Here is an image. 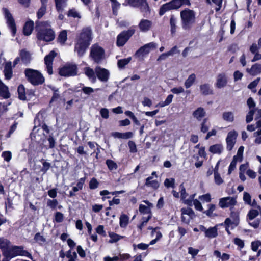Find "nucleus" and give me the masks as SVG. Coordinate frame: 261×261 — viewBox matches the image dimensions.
I'll use <instances>...</instances> for the list:
<instances>
[{
	"label": "nucleus",
	"mask_w": 261,
	"mask_h": 261,
	"mask_svg": "<svg viewBox=\"0 0 261 261\" xmlns=\"http://www.w3.org/2000/svg\"><path fill=\"white\" fill-rule=\"evenodd\" d=\"M92 32L90 27L82 29L76 37L74 45V51L78 57H82L85 54L92 40Z\"/></svg>",
	"instance_id": "nucleus-1"
},
{
	"label": "nucleus",
	"mask_w": 261,
	"mask_h": 261,
	"mask_svg": "<svg viewBox=\"0 0 261 261\" xmlns=\"http://www.w3.org/2000/svg\"><path fill=\"white\" fill-rule=\"evenodd\" d=\"M47 24L46 21H36V37L38 40L50 42L55 39L54 31L51 28H46Z\"/></svg>",
	"instance_id": "nucleus-2"
},
{
	"label": "nucleus",
	"mask_w": 261,
	"mask_h": 261,
	"mask_svg": "<svg viewBox=\"0 0 261 261\" xmlns=\"http://www.w3.org/2000/svg\"><path fill=\"white\" fill-rule=\"evenodd\" d=\"M180 18L182 29L189 31L195 22V13L193 10L186 8L180 12Z\"/></svg>",
	"instance_id": "nucleus-3"
},
{
	"label": "nucleus",
	"mask_w": 261,
	"mask_h": 261,
	"mask_svg": "<svg viewBox=\"0 0 261 261\" xmlns=\"http://www.w3.org/2000/svg\"><path fill=\"white\" fill-rule=\"evenodd\" d=\"M24 74L28 82L34 86L42 85L45 82L44 76L38 70L27 68L24 71Z\"/></svg>",
	"instance_id": "nucleus-4"
},
{
	"label": "nucleus",
	"mask_w": 261,
	"mask_h": 261,
	"mask_svg": "<svg viewBox=\"0 0 261 261\" xmlns=\"http://www.w3.org/2000/svg\"><path fill=\"white\" fill-rule=\"evenodd\" d=\"M89 56L95 63L100 64L105 58V50L98 44H94L91 47Z\"/></svg>",
	"instance_id": "nucleus-5"
},
{
	"label": "nucleus",
	"mask_w": 261,
	"mask_h": 261,
	"mask_svg": "<svg viewBox=\"0 0 261 261\" xmlns=\"http://www.w3.org/2000/svg\"><path fill=\"white\" fill-rule=\"evenodd\" d=\"M18 256H26L32 260L33 259L32 254L27 250H24L23 246H12L7 258L11 259Z\"/></svg>",
	"instance_id": "nucleus-6"
},
{
	"label": "nucleus",
	"mask_w": 261,
	"mask_h": 261,
	"mask_svg": "<svg viewBox=\"0 0 261 261\" xmlns=\"http://www.w3.org/2000/svg\"><path fill=\"white\" fill-rule=\"evenodd\" d=\"M78 68L76 64H66L59 69V74L62 76H74L77 74Z\"/></svg>",
	"instance_id": "nucleus-7"
},
{
	"label": "nucleus",
	"mask_w": 261,
	"mask_h": 261,
	"mask_svg": "<svg viewBox=\"0 0 261 261\" xmlns=\"http://www.w3.org/2000/svg\"><path fill=\"white\" fill-rule=\"evenodd\" d=\"M134 29L130 28L127 30L122 31L117 36L116 45L118 47L124 46L130 37L134 34Z\"/></svg>",
	"instance_id": "nucleus-8"
},
{
	"label": "nucleus",
	"mask_w": 261,
	"mask_h": 261,
	"mask_svg": "<svg viewBox=\"0 0 261 261\" xmlns=\"http://www.w3.org/2000/svg\"><path fill=\"white\" fill-rule=\"evenodd\" d=\"M193 204L196 210L201 212L203 214H205L208 218H212L217 217L218 216L217 214L213 213V212L216 210V206L214 204H208L207 205L208 208L206 211L203 210V208L201 202L198 199H194L193 200Z\"/></svg>",
	"instance_id": "nucleus-9"
},
{
	"label": "nucleus",
	"mask_w": 261,
	"mask_h": 261,
	"mask_svg": "<svg viewBox=\"0 0 261 261\" xmlns=\"http://www.w3.org/2000/svg\"><path fill=\"white\" fill-rule=\"evenodd\" d=\"M5 18L7 19V23L10 30H11L12 36L14 37L16 33V25L12 14L7 8L3 9Z\"/></svg>",
	"instance_id": "nucleus-10"
},
{
	"label": "nucleus",
	"mask_w": 261,
	"mask_h": 261,
	"mask_svg": "<svg viewBox=\"0 0 261 261\" xmlns=\"http://www.w3.org/2000/svg\"><path fill=\"white\" fill-rule=\"evenodd\" d=\"M156 47V44L154 42H150L140 47L135 53L134 56L135 58H143L145 55H148L151 49H154Z\"/></svg>",
	"instance_id": "nucleus-11"
},
{
	"label": "nucleus",
	"mask_w": 261,
	"mask_h": 261,
	"mask_svg": "<svg viewBox=\"0 0 261 261\" xmlns=\"http://www.w3.org/2000/svg\"><path fill=\"white\" fill-rule=\"evenodd\" d=\"M95 72L97 78L101 82H107L109 79V71L103 68L97 66L95 69Z\"/></svg>",
	"instance_id": "nucleus-12"
},
{
	"label": "nucleus",
	"mask_w": 261,
	"mask_h": 261,
	"mask_svg": "<svg viewBox=\"0 0 261 261\" xmlns=\"http://www.w3.org/2000/svg\"><path fill=\"white\" fill-rule=\"evenodd\" d=\"M237 201L233 197H226L220 199L219 205L220 207L224 208L229 206H234L236 204Z\"/></svg>",
	"instance_id": "nucleus-13"
},
{
	"label": "nucleus",
	"mask_w": 261,
	"mask_h": 261,
	"mask_svg": "<svg viewBox=\"0 0 261 261\" xmlns=\"http://www.w3.org/2000/svg\"><path fill=\"white\" fill-rule=\"evenodd\" d=\"M10 244L11 242L9 240L3 237L0 238V249L2 251L3 255L6 257L9 255Z\"/></svg>",
	"instance_id": "nucleus-14"
},
{
	"label": "nucleus",
	"mask_w": 261,
	"mask_h": 261,
	"mask_svg": "<svg viewBox=\"0 0 261 261\" xmlns=\"http://www.w3.org/2000/svg\"><path fill=\"white\" fill-rule=\"evenodd\" d=\"M227 79L225 73H220L218 75L216 83V87L217 88H222L226 86Z\"/></svg>",
	"instance_id": "nucleus-15"
},
{
	"label": "nucleus",
	"mask_w": 261,
	"mask_h": 261,
	"mask_svg": "<svg viewBox=\"0 0 261 261\" xmlns=\"http://www.w3.org/2000/svg\"><path fill=\"white\" fill-rule=\"evenodd\" d=\"M4 73L6 80H10L13 76V70L11 61L7 62L4 66Z\"/></svg>",
	"instance_id": "nucleus-16"
},
{
	"label": "nucleus",
	"mask_w": 261,
	"mask_h": 261,
	"mask_svg": "<svg viewBox=\"0 0 261 261\" xmlns=\"http://www.w3.org/2000/svg\"><path fill=\"white\" fill-rule=\"evenodd\" d=\"M152 24V23L151 21L142 19L140 21L138 27L141 32H146L150 29Z\"/></svg>",
	"instance_id": "nucleus-17"
},
{
	"label": "nucleus",
	"mask_w": 261,
	"mask_h": 261,
	"mask_svg": "<svg viewBox=\"0 0 261 261\" xmlns=\"http://www.w3.org/2000/svg\"><path fill=\"white\" fill-rule=\"evenodd\" d=\"M0 97L5 99L11 97L9 88L4 83L0 84Z\"/></svg>",
	"instance_id": "nucleus-18"
},
{
	"label": "nucleus",
	"mask_w": 261,
	"mask_h": 261,
	"mask_svg": "<svg viewBox=\"0 0 261 261\" xmlns=\"http://www.w3.org/2000/svg\"><path fill=\"white\" fill-rule=\"evenodd\" d=\"M34 28V23L32 20L27 21L23 27V33L25 36H29L31 34Z\"/></svg>",
	"instance_id": "nucleus-19"
},
{
	"label": "nucleus",
	"mask_w": 261,
	"mask_h": 261,
	"mask_svg": "<svg viewBox=\"0 0 261 261\" xmlns=\"http://www.w3.org/2000/svg\"><path fill=\"white\" fill-rule=\"evenodd\" d=\"M112 136L114 138L128 139L133 138L134 134L132 132H127L125 133H120L118 132L112 133Z\"/></svg>",
	"instance_id": "nucleus-20"
},
{
	"label": "nucleus",
	"mask_w": 261,
	"mask_h": 261,
	"mask_svg": "<svg viewBox=\"0 0 261 261\" xmlns=\"http://www.w3.org/2000/svg\"><path fill=\"white\" fill-rule=\"evenodd\" d=\"M199 89L201 93L204 96L213 94V90L211 88L210 85L205 83L200 85Z\"/></svg>",
	"instance_id": "nucleus-21"
},
{
	"label": "nucleus",
	"mask_w": 261,
	"mask_h": 261,
	"mask_svg": "<svg viewBox=\"0 0 261 261\" xmlns=\"http://www.w3.org/2000/svg\"><path fill=\"white\" fill-rule=\"evenodd\" d=\"M19 55L22 62L24 64H28L30 63L31 60V54L28 51H27L25 49H22L20 51Z\"/></svg>",
	"instance_id": "nucleus-22"
},
{
	"label": "nucleus",
	"mask_w": 261,
	"mask_h": 261,
	"mask_svg": "<svg viewBox=\"0 0 261 261\" xmlns=\"http://www.w3.org/2000/svg\"><path fill=\"white\" fill-rule=\"evenodd\" d=\"M18 98L22 101L27 100L25 88L23 84H20L17 88Z\"/></svg>",
	"instance_id": "nucleus-23"
},
{
	"label": "nucleus",
	"mask_w": 261,
	"mask_h": 261,
	"mask_svg": "<svg viewBox=\"0 0 261 261\" xmlns=\"http://www.w3.org/2000/svg\"><path fill=\"white\" fill-rule=\"evenodd\" d=\"M247 71L252 76L256 75L261 72V64L256 63L250 69H247Z\"/></svg>",
	"instance_id": "nucleus-24"
},
{
	"label": "nucleus",
	"mask_w": 261,
	"mask_h": 261,
	"mask_svg": "<svg viewBox=\"0 0 261 261\" xmlns=\"http://www.w3.org/2000/svg\"><path fill=\"white\" fill-rule=\"evenodd\" d=\"M56 9L58 12L62 13L67 5V0H54Z\"/></svg>",
	"instance_id": "nucleus-25"
},
{
	"label": "nucleus",
	"mask_w": 261,
	"mask_h": 261,
	"mask_svg": "<svg viewBox=\"0 0 261 261\" xmlns=\"http://www.w3.org/2000/svg\"><path fill=\"white\" fill-rule=\"evenodd\" d=\"M205 112L202 107H199L193 112V116L198 121L201 120L205 115Z\"/></svg>",
	"instance_id": "nucleus-26"
},
{
	"label": "nucleus",
	"mask_w": 261,
	"mask_h": 261,
	"mask_svg": "<svg viewBox=\"0 0 261 261\" xmlns=\"http://www.w3.org/2000/svg\"><path fill=\"white\" fill-rule=\"evenodd\" d=\"M152 176H149L145 179V185L147 187H151L154 190H156L160 186V184L157 180L152 179Z\"/></svg>",
	"instance_id": "nucleus-27"
},
{
	"label": "nucleus",
	"mask_w": 261,
	"mask_h": 261,
	"mask_svg": "<svg viewBox=\"0 0 261 261\" xmlns=\"http://www.w3.org/2000/svg\"><path fill=\"white\" fill-rule=\"evenodd\" d=\"M223 146L221 144H216L209 147V151L213 154H221L223 151Z\"/></svg>",
	"instance_id": "nucleus-28"
},
{
	"label": "nucleus",
	"mask_w": 261,
	"mask_h": 261,
	"mask_svg": "<svg viewBox=\"0 0 261 261\" xmlns=\"http://www.w3.org/2000/svg\"><path fill=\"white\" fill-rule=\"evenodd\" d=\"M173 10L170 2L166 3L162 5L159 9V14L160 16H163L165 13L170 10Z\"/></svg>",
	"instance_id": "nucleus-29"
},
{
	"label": "nucleus",
	"mask_w": 261,
	"mask_h": 261,
	"mask_svg": "<svg viewBox=\"0 0 261 261\" xmlns=\"http://www.w3.org/2000/svg\"><path fill=\"white\" fill-rule=\"evenodd\" d=\"M129 217L124 214H122L119 218V225L121 228H126L129 223Z\"/></svg>",
	"instance_id": "nucleus-30"
},
{
	"label": "nucleus",
	"mask_w": 261,
	"mask_h": 261,
	"mask_svg": "<svg viewBox=\"0 0 261 261\" xmlns=\"http://www.w3.org/2000/svg\"><path fill=\"white\" fill-rule=\"evenodd\" d=\"M41 7L37 12V17L39 19L41 18L45 14L47 3L41 2Z\"/></svg>",
	"instance_id": "nucleus-31"
},
{
	"label": "nucleus",
	"mask_w": 261,
	"mask_h": 261,
	"mask_svg": "<svg viewBox=\"0 0 261 261\" xmlns=\"http://www.w3.org/2000/svg\"><path fill=\"white\" fill-rule=\"evenodd\" d=\"M57 54L54 50L50 53L44 57L45 64H53L54 58L56 57Z\"/></svg>",
	"instance_id": "nucleus-32"
},
{
	"label": "nucleus",
	"mask_w": 261,
	"mask_h": 261,
	"mask_svg": "<svg viewBox=\"0 0 261 261\" xmlns=\"http://www.w3.org/2000/svg\"><path fill=\"white\" fill-rule=\"evenodd\" d=\"M139 8H140V11L143 13L144 17H146L150 13V8L146 0H145V2L139 6Z\"/></svg>",
	"instance_id": "nucleus-33"
},
{
	"label": "nucleus",
	"mask_w": 261,
	"mask_h": 261,
	"mask_svg": "<svg viewBox=\"0 0 261 261\" xmlns=\"http://www.w3.org/2000/svg\"><path fill=\"white\" fill-rule=\"evenodd\" d=\"M218 236L217 228L216 226L213 227H210L207 229L205 233V237L213 238Z\"/></svg>",
	"instance_id": "nucleus-34"
},
{
	"label": "nucleus",
	"mask_w": 261,
	"mask_h": 261,
	"mask_svg": "<svg viewBox=\"0 0 261 261\" xmlns=\"http://www.w3.org/2000/svg\"><path fill=\"white\" fill-rule=\"evenodd\" d=\"M196 75L194 73L190 74L185 81L184 85L186 89L189 88L195 82Z\"/></svg>",
	"instance_id": "nucleus-35"
},
{
	"label": "nucleus",
	"mask_w": 261,
	"mask_h": 261,
	"mask_svg": "<svg viewBox=\"0 0 261 261\" xmlns=\"http://www.w3.org/2000/svg\"><path fill=\"white\" fill-rule=\"evenodd\" d=\"M109 236L111 238V239L109 241L110 243H116L124 237L123 236L119 235L113 232H109Z\"/></svg>",
	"instance_id": "nucleus-36"
},
{
	"label": "nucleus",
	"mask_w": 261,
	"mask_h": 261,
	"mask_svg": "<svg viewBox=\"0 0 261 261\" xmlns=\"http://www.w3.org/2000/svg\"><path fill=\"white\" fill-rule=\"evenodd\" d=\"M35 241L38 243L40 245L42 246L46 242V239L40 232L36 233L34 237Z\"/></svg>",
	"instance_id": "nucleus-37"
},
{
	"label": "nucleus",
	"mask_w": 261,
	"mask_h": 261,
	"mask_svg": "<svg viewBox=\"0 0 261 261\" xmlns=\"http://www.w3.org/2000/svg\"><path fill=\"white\" fill-rule=\"evenodd\" d=\"M173 95L169 94L168 95L165 100L164 101H160L157 105L156 107L159 106L160 107H164L166 106L170 105L172 101L173 98Z\"/></svg>",
	"instance_id": "nucleus-38"
},
{
	"label": "nucleus",
	"mask_w": 261,
	"mask_h": 261,
	"mask_svg": "<svg viewBox=\"0 0 261 261\" xmlns=\"http://www.w3.org/2000/svg\"><path fill=\"white\" fill-rule=\"evenodd\" d=\"M67 39V33L66 30L62 31L57 38V40L61 44H64Z\"/></svg>",
	"instance_id": "nucleus-39"
},
{
	"label": "nucleus",
	"mask_w": 261,
	"mask_h": 261,
	"mask_svg": "<svg viewBox=\"0 0 261 261\" xmlns=\"http://www.w3.org/2000/svg\"><path fill=\"white\" fill-rule=\"evenodd\" d=\"M176 19L175 18L173 15H171L170 18V24L171 27V33L172 35H173L175 32L176 30Z\"/></svg>",
	"instance_id": "nucleus-40"
},
{
	"label": "nucleus",
	"mask_w": 261,
	"mask_h": 261,
	"mask_svg": "<svg viewBox=\"0 0 261 261\" xmlns=\"http://www.w3.org/2000/svg\"><path fill=\"white\" fill-rule=\"evenodd\" d=\"M126 2L132 7L139 8L145 2V0H126Z\"/></svg>",
	"instance_id": "nucleus-41"
},
{
	"label": "nucleus",
	"mask_w": 261,
	"mask_h": 261,
	"mask_svg": "<svg viewBox=\"0 0 261 261\" xmlns=\"http://www.w3.org/2000/svg\"><path fill=\"white\" fill-rule=\"evenodd\" d=\"M222 118L226 121L232 122L234 121V115L231 112H225L222 114Z\"/></svg>",
	"instance_id": "nucleus-42"
},
{
	"label": "nucleus",
	"mask_w": 261,
	"mask_h": 261,
	"mask_svg": "<svg viewBox=\"0 0 261 261\" xmlns=\"http://www.w3.org/2000/svg\"><path fill=\"white\" fill-rule=\"evenodd\" d=\"M139 211L141 214H149L152 216L151 211L150 208L145 205L140 204L139 206Z\"/></svg>",
	"instance_id": "nucleus-43"
},
{
	"label": "nucleus",
	"mask_w": 261,
	"mask_h": 261,
	"mask_svg": "<svg viewBox=\"0 0 261 261\" xmlns=\"http://www.w3.org/2000/svg\"><path fill=\"white\" fill-rule=\"evenodd\" d=\"M238 156L236 155H234L233 157L232 161L231 162L228 170V174H230L231 173V172L235 169L236 168V165L238 161Z\"/></svg>",
	"instance_id": "nucleus-44"
},
{
	"label": "nucleus",
	"mask_w": 261,
	"mask_h": 261,
	"mask_svg": "<svg viewBox=\"0 0 261 261\" xmlns=\"http://www.w3.org/2000/svg\"><path fill=\"white\" fill-rule=\"evenodd\" d=\"M131 61V58H124L119 60L117 62V65L119 68H124Z\"/></svg>",
	"instance_id": "nucleus-45"
},
{
	"label": "nucleus",
	"mask_w": 261,
	"mask_h": 261,
	"mask_svg": "<svg viewBox=\"0 0 261 261\" xmlns=\"http://www.w3.org/2000/svg\"><path fill=\"white\" fill-rule=\"evenodd\" d=\"M259 215V212L257 210L251 209L248 213L247 217L249 220H252Z\"/></svg>",
	"instance_id": "nucleus-46"
},
{
	"label": "nucleus",
	"mask_w": 261,
	"mask_h": 261,
	"mask_svg": "<svg viewBox=\"0 0 261 261\" xmlns=\"http://www.w3.org/2000/svg\"><path fill=\"white\" fill-rule=\"evenodd\" d=\"M106 164L108 169L112 171L113 170H116L118 168L117 164L116 162L111 159H108L106 161Z\"/></svg>",
	"instance_id": "nucleus-47"
},
{
	"label": "nucleus",
	"mask_w": 261,
	"mask_h": 261,
	"mask_svg": "<svg viewBox=\"0 0 261 261\" xmlns=\"http://www.w3.org/2000/svg\"><path fill=\"white\" fill-rule=\"evenodd\" d=\"M40 161L42 163V165H43V166L40 170L43 173H45L49 170V169L51 167V164L49 162H46L43 159H42Z\"/></svg>",
	"instance_id": "nucleus-48"
},
{
	"label": "nucleus",
	"mask_w": 261,
	"mask_h": 261,
	"mask_svg": "<svg viewBox=\"0 0 261 261\" xmlns=\"http://www.w3.org/2000/svg\"><path fill=\"white\" fill-rule=\"evenodd\" d=\"M99 185L97 179L93 177L91 179L89 183V188L90 190H94L98 188Z\"/></svg>",
	"instance_id": "nucleus-49"
},
{
	"label": "nucleus",
	"mask_w": 261,
	"mask_h": 261,
	"mask_svg": "<svg viewBox=\"0 0 261 261\" xmlns=\"http://www.w3.org/2000/svg\"><path fill=\"white\" fill-rule=\"evenodd\" d=\"M67 16L69 17H73L74 18H81L80 14L76 11L75 8L69 9L67 13Z\"/></svg>",
	"instance_id": "nucleus-50"
},
{
	"label": "nucleus",
	"mask_w": 261,
	"mask_h": 261,
	"mask_svg": "<svg viewBox=\"0 0 261 261\" xmlns=\"http://www.w3.org/2000/svg\"><path fill=\"white\" fill-rule=\"evenodd\" d=\"M151 218V215H148L147 217H143L142 218V222L140 224H139L137 227L140 230H142L143 226L149 221V220Z\"/></svg>",
	"instance_id": "nucleus-51"
},
{
	"label": "nucleus",
	"mask_w": 261,
	"mask_h": 261,
	"mask_svg": "<svg viewBox=\"0 0 261 261\" xmlns=\"http://www.w3.org/2000/svg\"><path fill=\"white\" fill-rule=\"evenodd\" d=\"M237 136L238 133L235 130H231L228 133L226 140H230L231 141L235 140L236 141Z\"/></svg>",
	"instance_id": "nucleus-52"
},
{
	"label": "nucleus",
	"mask_w": 261,
	"mask_h": 261,
	"mask_svg": "<svg viewBox=\"0 0 261 261\" xmlns=\"http://www.w3.org/2000/svg\"><path fill=\"white\" fill-rule=\"evenodd\" d=\"M198 198L202 202H210L212 200L211 195L210 193L200 195Z\"/></svg>",
	"instance_id": "nucleus-53"
},
{
	"label": "nucleus",
	"mask_w": 261,
	"mask_h": 261,
	"mask_svg": "<svg viewBox=\"0 0 261 261\" xmlns=\"http://www.w3.org/2000/svg\"><path fill=\"white\" fill-rule=\"evenodd\" d=\"M255 111L256 109L250 110L246 117V123H248L252 121Z\"/></svg>",
	"instance_id": "nucleus-54"
},
{
	"label": "nucleus",
	"mask_w": 261,
	"mask_h": 261,
	"mask_svg": "<svg viewBox=\"0 0 261 261\" xmlns=\"http://www.w3.org/2000/svg\"><path fill=\"white\" fill-rule=\"evenodd\" d=\"M164 185L167 188H174L175 187V179L174 178H166L164 181Z\"/></svg>",
	"instance_id": "nucleus-55"
},
{
	"label": "nucleus",
	"mask_w": 261,
	"mask_h": 261,
	"mask_svg": "<svg viewBox=\"0 0 261 261\" xmlns=\"http://www.w3.org/2000/svg\"><path fill=\"white\" fill-rule=\"evenodd\" d=\"M64 220V215L63 214L60 212H57L55 214V218L54 221L57 223H61Z\"/></svg>",
	"instance_id": "nucleus-56"
},
{
	"label": "nucleus",
	"mask_w": 261,
	"mask_h": 261,
	"mask_svg": "<svg viewBox=\"0 0 261 261\" xmlns=\"http://www.w3.org/2000/svg\"><path fill=\"white\" fill-rule=\"evenodd\" d=\"M128 146L129 149V152L131 153H136L137 151L136 143L134 141L129 140L128 142Z\"/></svg>",
	"instance_id": "nucleus-57"
},
{
	"label": "nucleus",
	"mask_w": 261,
	"mask_h": 261,
	"mask_svg": "<svg viewBox=\"0 0 261 261\" xmlns=\"http://www.w3.org/2000/svg\"><path fill=\"white\" fill-rule=\"evenodd\" d=\"M85 74L89 78L95 79V76L93 70L90 67H86L85 70Z\"/></svg>",
	"instance_id": "nucleus-58"
},
{
	"label": "nucleus",
	"mask_w": 261,
	"mask_h": 261,
	"mask_svg": "<svg viewBox=\"0 0 261 261\" xmlns=\"http://www.w3.org/2000/svg\"><path fill=\"white\" fill-rule=\"evenodd\" d=\"M230 217L233 219V223L236 226H237L239 223V214L234 211L230 213Z\"/></svg>",
	"instance_id": "nucleus-59"
},
{
	"label": "nucleus",
	"mask_w": 261,
	"mask_h": 261,
	"mask_svg": "<svg viewBox=\"0 0 261 261\" xmlns=\"http://www.w3.org/2000/svg\"><path fill=\"white\" fill-rule=\"evenodd\" d=\"M58 204V200L56 199L51 200L48 199L47 202V205L52 209H55Z\"/></svg>",
	"instance_id": "nucleus-60"
},
{
	"label": "nucleus",
	"mask_w": 261,
	"mask_h": 261,
	"mask_svg": "<svg viewBox=\"0 0 261 261\" xmlns=\"http://www.w3.org/2000/svg\"><path fill=\"white\" fill-rule=\"evenodd\" d=\"M243 200L245 203L251 205V197L250 194L247 192H244L243 194Z\"/></svg>",
	"instance_id": "nucleus-61"
},
{
	"label": "nucleus",
	"mask_w": 261,
	"mask_h": 261,
	"mask_svg": "<svg viewBox=\"0 0 261 261\" xmlns=\"http://www.w3.org/2000/svg\"><path fill=\"white\" fill-rule=\"evenodd\" d=\"M169 2L173 10H177L181 7L180 0H171Z\"/></svg>",
	"instance_id": "nucleus-62"
},
{
	"label": "nucleus",
	"mask_w": 261,
	"mask_h": 261,
	"mask_svg": "<svg viewBox=\"0 0 261 261\" xmlns=\"http://www.w3.org/2000/svg\"><path fill=\"white\" fill-rule=\"evenodd\" d=\"M214 180L215 182L217 185H220L223 182V180L222 179L220 174L216 172V173H214Z\"/></svg>",
	"instance_id": "nucleus-63"
},
{
	"label": "nucleus",
	"mask_w": 261,
	"mask_h": 261,
	"mask_svg": "<svg viewBox=\"0 0 261 261\" xmlns=\"http://www.w3.org/2000/svg\"><path fill=\"white\" fill-rule=\"evenodd\" d=\"M261 246L260 241H255L251 243V249L252 251L256 252L258 249L259 247Z\"/></svg>",
	"instance_id": "nucleus-64"
}]
</instances>
